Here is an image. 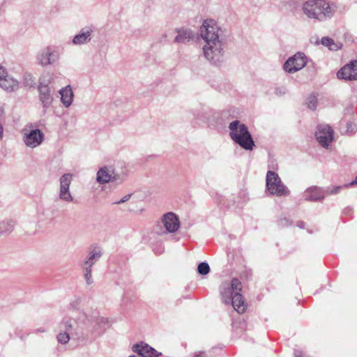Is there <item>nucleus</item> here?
I'll return each mask as SVG.
<instances>
[{
    "label": "nucleus",
    "mask_w": 357,
    "mask_h": 357,
    "mask_svg": "<svg viewBox=\"0 0 357 357\" xmlns=\"http://www.w3.org/2000/svg\"><path fill=\"white\" fill-rule=\"evenodd\" d=\"M221 31L217 23L211 19L204 21L199 28V34L205 44L202 50L204 57L216 65L223 58L224 45L220 38Z\"/></svg>",
    "instance_id": "f257e3e1"
},
{
    "label": "nucleus",
    "mask_w": 357,
    "mask_h": 357,
    "mask_svg": "<svg viewBox=\"0 0 357 357\" xmlns=\"http://www.w3.org/2000/svg\"><path fill=\"white\" fill-rule=\"evenodd\" d=\"M301 8L308 18L324 22L333 17L337 6L326 0H307L302 4Z\"/></svg>",
    "instance_id": "f03ea898"
},
{
    "label": "nucleus",
    "mask_w": 357,
    "mask_h": 357,
    "mask_svg": "<svg viewBox=\"0 0 357 357\" xmlns=\"http://www.w3.org/2000/svg\"><path fill=\"white\" fill-rule=\"evenodd\" d=\"M231 139L245 150L252 151L255 146L252 135L244 123L236 120L229 125Z\"/></svg>",
    "instance_id": "7ed1b4c3"
},
{
    "label": "nucleus",
    "mask_w": 357,
    "mask_h": 357,
    "mask_svg": "<svg viewBox=\"0 0 357 357\" xmlns=\"http://www.w3.org/2000/svg\"><path fill=\"white\" fill-rule=\"evenodd\" d=\"M54 79V75L49 73L43 75L40 78L38 85L39 100L43 105L44 113L46 112L47 109L51 106L53 102V97L51 94L49 84L52 83Z\"/></svg>",
    "instance_id": "20e7f679"
},
{
    "label": "nucleus",
    "mask_w": 357,
    "mask_h": 357,
    "mask_svg": "<svg viewBox=\"0 0 357 357\" xmlns=\"http://www.w3.org/2000/svg\"><path fill=\"white\" fill-rule=\"evenodd\" d=\"M266 189L271 195L276 197H284L289 195L290 191L282 183L277 173L268 171L266 176Z\"/></svg>",
    "instance_id": "39448f33"
},
{
    "label": "nucleus",
    "mask_w": 357,
    "mask_h": 357,
    "mask_svg": "<svg viewBox=\"0 0 357 357\" xmlns=\"http://www.w3.org/2000/svg\"><path fill=\"white\" fill-rule=\"evenodd\" d=\"M60 59V54L52 46H46L36 54V62L39 66L46 67L56 64Z\"/></svg>",
    "instance_id": "423d86ee"
},
{
    "label": "nucleus",
    "mask_w": 357,
    "mask_h": 357,
    "mask_svg": "<svg viewBox=\"0 0 357 357\" xmlns=\"http://www.w3.org/2000/svg\"><path fill=\"white\" fill-rule=\"evenodd\" d=\"M241 282L236 278H233L229 283H222L220 291L222 302L229 304L235 293L241 292Z\"/></svg>",
    "instance_id": "0eeeda50"
},
{
    "label": "nucleus",
    "mask_w": 357,
    "mask_h": 357,
    "mask_svg": "<svg viewBox=\"0 0 357 357\" xmlns=\"http://www.w3.org/2000/svg\"><path fill=\"white\" fill-rule=\"evenodd\" d=\"M73 180V174H64L59 178V199L65 202L70 203L73 201V197L70 191V186Z\"/></svg>",
    "instance_id": "6e6552de"
},
{
    "label": "nucleus",
    "mask_w": 357,
    "mask_h": 357,
    "mask_svg": "<svg viewBox=\"0 0 357 357\" xmlns=\"http://www.w3.org/2000/svg\"><path fill=\"white\" fill-rule=\"evenodd\" d=\"M307 58L303 53L298 52L290 57L284 64V69L289 73H294L305 66Z\"/></svg>",
    "instance_id": "1a4fd4ad"
},
{
    "label": "nucleus",
    "mask_w": 357,
    "mask_h": 357,
    "mask_svg": "<svg viewBox=\"0 0 357 357\" xmlns=\"http://www.w3.org/2000/svg\"><path fill=\"white\" fill-rule=\"evenodd\" d=\"M96 181L100 184H105L112 181L121 183L123 178L121 175L116 174L112 167H103L98 171Z\"/></svg>",
    "instance_id": "9d476101"
},
{
    "label": "nucleus",
    "mask_w": 357,
    "mask_h": 357,
    "mask_svg": "<svg viewBox=\"0 0 357 357\" xmlns=\"http://www.w3.org/2000/svg\"><path fill=\"white\" fill-rule=\"evenodd\" d=\"M45 136L39 129L31 130L24 133V142L26 146L36 148L44 141Z\"/></svg>",
    "instance_id": "9b49d317"
},
{
    "label": "nucleus",
    "mask_w": 357,
    "mask_h": 357,
    "mask_svg": "<svg viewBox=\"0 0 357 357\" xmlns=\"http://www.w3.org/2000/svg\"><path fill=\"white\" fill-rule=\"evenodd\" d=\"M315 136L319 143L327 148L333 139V131L328 126L320 125L317 127Z\"/></svg>",
    "instance_id": "f8f14e48"
},
{
    "label": "nucleus",
    "mask_w": 357,
    "mask_h": 357,
    "mask_svg": "<svg viewBox=\"0 0 357 357\" xmlns=\"http://www.w3.org/2000/svg\"><path fill=\"white\" fill-rule=\"evenodd\" d=\"M339 79L345 80L357 79V60L350 62V63L343 66L337 73Z\"/></svg>",
    "instance_id": "ddd939ff"
},
{
    "label": "nucleus",
    "mask_w": 357,
    "mask_h": 357,
    "mask_svg": "<svg viewBox=\"0 0 357 357\" xmlns=\"http://www.w3.org/2000/svg\"><path fill=\"white\" fill-rule=\"evenodd\" d=\"M162 222L166 229V231L169 233L175 232L178 230L180 226L178 217L171 212L163 215Z\"/></svg>",
    "instance_id": "4468645a"
},
{
    "label": "nucleus",
    "mask_w": 357,
    "mask_h": 357,
    "mask_svg": "<svg viewBox=\"0 0 357 357\" xmlns=\"http://www.w3.org/2000/svg\"><path fill=\"white\" fill-rule=\"evenodd\" d=\"M325 197V190L317 186L308 188L303 192V198L305 201L316 202Z\"/></svg>",
    "instance_id": "2eb2a0df"
},
{
    "label": "nucleus",
    "mask_w": 357,
    "mask_h": 357,
    "mask_svg": "<svg viewBox=\"0 0 357 357\" xmlns=\"http://www.w3.org/2000/svg\"><path fill=\"white\" fill-rule=\"evenodd\" d=\"M132 351L142 357H158L160 354L149 344L143 342L135 344Z\"/></svg>",
    "instance_id": "dca6fc26"
},
{
    "label": "nucleus",
    "mask_w": 357,
    "mask_h": 357,
    "mask_svg": "<svg viewBox=\"0 0 357 357\" xmlns=\"http://www.w3.org/2000/svg\"><path fill=\"white\" fill-rule=\"evenodd\" d=\"M177 36L174 38V43L185 44L195 38L193 31L188 28H181L176 30Z\"/></svg>",
    "instance_id": "f3484780"
},
{
    "label": "nucleus",
    "mask_w": 357,
    "mask_h": 357,
    "mask_svg": "<svg viewBox=\"0 0 357 357\" xmlns=\"http://www.w3.org/2000/svg\"><path fill=\"white\" fill-rule=\"evenodd\" d=\"M92 32V29L90 27L82 29L80 32L74 36L73 43L74 45H84L87 43L91 39Z\"/></svg>",
    "instance_id": "a211bd4d"
},
{
    "label": "nucleus",
    "mask_w": 357,
    "mask_h": 357,
    "mask_svg": "<svg viewBox=\"0 0 357 357\" xmlns=\"http://www.w3.org/2000/svg\"><path fill=\"white\" fill-rule=\"evenodd\" d=\"M0 87L8 92H13L18 89L19 82L7 73L0 82Z\"/></svg>",
    "instance_id": "6ab92c4d"
},
{
    "label": "nucleus",
    "mask_w": 357,
    "mask_h": 357,
    "mask_svg": "<svg viewBox=\"0 0 357 357\" xmlns=\"http://www.w3.org/2000/svg\"><path fill=\"white\" fill-rule=\"evenodd\" d=\"M61 95V100L63 105L66 107H70L72 105L73 100V92L70 86L61 89L59 91Z\"/></svg>",
    "instance_id": "aec40b11"
},
{
    "label": "nucleus",
    "mask_w": 357,
    "mask_h": 357,
    "mask_svg": "<svg viewBox=\"0 0 357 357\" xmlns=\"http://www.w3.org/2000/svg\"><path fill=\"white\" fill-rule=\"evenodd\" d=\"M230 303L238 313H243L246 309V305L240 292L235 293Z\"/></svg>",
    "instance_id": "412c9836"
},
{
    "label": "nucleus",
    "mask_w": 357,
    "mask_h": 357,
    "mask_svg": "<svg viewBox=\"0 0 357 357\" xmlns=\"http://www.w3.org/2000/svg\"><path fill=\"white\" fill-rule=\"evenodd\" d=\"M95 264H93V262H90V261L87 260L86 259L83 261L82 264V268L84 272V276L86 280V282L87 284H91L93 283V279H92V266Z\"/></svg>",
    "instance_id": "4be33fe9"
},
{
    "label": "nucleus",
    "mask_w": 357,
    "mask_h": 357,
    "mask_svg": "<svg viewBox=\"0 0 357 357\" xmlns=\"http://www.w3.org/2000/svg\"><path fill=\"white\" fill-rule=\"evenodd\" d=\"M102 255V252L99 247L96 245H91L89 248L88 255L86 259L90 261V262L96 264L101 257Z\"/></svg>",
    "instance_id": "5701e85b"
},
{
    "label": "nucleus",
    "mask_w": 357,
    "mask_h": 357,
    "mask_svg": "<svg viewBox=\"0 0 357 357\" xmlns=\"http://www.w3.org/2000/svg\"><path fill=\"white\" fill-rule=\"evenodd\" d=\"M15 227V222L12 220H7L0 223V231L3 234L10 233Z\"/></svg>",
    "instance_id": "b1692460"
},
{
    "label": "nucleus",
    "mask_w": 357,
    "mask_h": 357,
    "mask_svg": "<svg viewBox=\"0 0 357 357\" xmlns=\"http://www.w3.org/2000/svg\"><path fill=\"white\" fill-rule=\"evenodd\" d=\"M321 44L328 47L330 50L336 51L340 48V46L335 43L334 40L328 37H323L321 38Z\"/></svg>",
    "instance_id": "393cba45"
},
{
    "label": "nucleus",
    "mask_w": 357,
    "mask_h": 357,
    "mask_svg": "<svg viewBox=\"0 0 357 357\" xmlns=\"http://www.w3.org/2000/svg\"><path fill=\"white\" fill-rule=\"evenodd\" d=\"M61 328L70 334L73 329V319L71 318H64L61 324Z\"/></svg>",
    "instance_id": "a878e982"
},
{
    "label": "nucleus",
    "mask_w": 357,
    "mask_h": 357,
    "mask_svg": "<svg viewBox=\"0 0 357 357\" xmlns=\"http://www.w3.org/2000/svg\"><path fill=\"white\" fill-rule=\"evenodd\" d=\"M197 271L200 275H206L210 271L209 265L206 262H202L198 265Z\"/></svg>",
    "instance_id": "bb28decb"
},
{
    "label": "nucleus",
    "mask_w": 357,
    "mask_h": 357,
    "mask_svg": "<svg viewBox=\"0 0 357 357\" xmlns=\"http://www.w3.org/2000/svg\"><path fill=\"white\" fill-rule=\"evenodd\" d=\"M70 340V333L68 331H64L63 333H60L57 335V340L61 344H65L68 342Z\"/></svg>",
    "instance_id": "cd10ccee"
},
{
    "label": "nucleus",
    "mask_w": 357,
    "mask_h": 357,
    "mask_svg": "<svg viewBox=\"0 0 357 357\" xmlns=\"http://www.w3.org/2000/svg\"><path fill=\"white\" fill-rule=\"evenodd\" d=\"M317 105V98L314 95H310L307 100V107L309 109L314 110Z\"/></svg>",
    "instance_id": "c85d7f7f"
},
{
    "label": "nucleus",
    "mask_w": 357,
    "mask_h": 357,
    "mask_svg": "<svg viewBox=\"0 0 357 357\" xmlns=\"http://www.w3.org/2000/svg\"><path fill=\"white\" fill-rule=\"evenodd\" d=\"M24 84L29 86H32L34 84V81L31 75L28 74L24 75Z\"/></svg>",
    "instance_id": "c756f323"
},
{
    "label": "nucleus",
    "mask_w": 357,
    "mask_h": 357,
    "mask_svg": "<svg viewBox=\"0 0 357 357\" xmlns=\"http://www.w3.org/2000/svg\"><path fill=\"white\" fill-rule=\"evenodd\" d=\"M340 186H335L333 187L332 189L328 188L327 190H325V196L328 195L337 194L340 191Z\"/></svg>",
    "instance_id": "7c9ffc66"
},
{
    "label": "nucleus",
    "mask_w": 357,
    "mask_h": 357,
    "mask_svg": "<svg viewBox=\"0 0 357 357\" xmlns=\"http://www.w3.org/2000/svg\"><path fill=\"white\" fill-rule=\"evenodd\" d=\"M275 93L278 96H282L286 93V89L283 86L277 87L275 89Z\"/></svg>",
    "instance_id": "2f4dec72"
},
{
    "label": "nucleus",
    "mask_w": 357,
    "mask_h": 357,
    "mask_svg": "<svg viewBox=\"0 0 357 357\" xmlns=\"http://www.w3.org/2000/svg\"><path fill=\"white\" fill-rule=\"evenodd\" d=\"M131 196H132V194L126 195L119 201L115 202L114 204H120L126 202L130 199Z\"/></svg>",
    "instance_id": "473e14b6"
},
{
    "label": "nucleus",
    "mask_w": 357,
    "mask_h": 357,
    "mask_svg": "<svg viewBox=\"0 0 357 357\" xmlns=\"http://www.w3.org/2000/svg\"><path fill=\"white\" fill-rule=\"evenodd\" d=\"M294 357H308L306 356V354L300 350H295L294 351Z\"/></svg>",
    "instance_id": "72a5a7b5"
},
{
    "label": "nucleus",
    "mask_w": 357,
    "mask_h": 357,
    "mask_svg": "<svg viewBox=\"0 0 357 357\" xmlns=\"http://www.w3.org/2000/svg\"><path fill=\"white\" fill-rule=\"evenodd\" d=\"M3 136V128L1 123L0 122V140L2 139Z\"/></svg>",
    "instance_id": "f704fd0d"
},
{
    "label": "nucleus",
    "mask_w": 357,
    "mask_h": 357,
    "mask_svg": "<svg viewBox=\"0 0 357 357\" xmlns=\"http://www.w3.org/2000/svg\"><path fill=\"white\" fill-rule=\"evenodd\" d=\"M356 184H357V176L356 177L355 180H354L350 183L346 185L345 186L346 187H349V186H352V185H356Z\"/></svg>",
    "instance_id": "c9c22d12"
},
{
    "label": "nucleus",
    "mask_w": 357,
    "mask_h": 357,
    "mask_svg": "<svg viewBox=\"0 0 357 357\" xmlns=\"http://www.w3.org/2000/svg\"><path fill=\"white\" fill-rule=\"evenodd\" d=\"M304 225L305 223L303 222H299L298 223V226L300 227V228H303L304 227Z\"/></svg>",
    "instance_id": "e433bc0d"
},
{
    "label": "nucleus",
    "mask_w": 357,
    "mask_h": 357,
    "mask_svg": "<svg viewBox=\"0 0 357 357\" xmlns=\"http://www.w3.org/2000/svg\"><path fill=\"white\" fill-rule=\"evenodd\" d=\"M77 303H70V307L72 309H75Z\"/></svg>",
    "instance_id": "4c0bfd02"
},
{
    "label": "nucleus",
    "mask_w": 357,
    "mask_h": 357,
    "mask_svg": "<svg viewBox=\"0 0 357 357\" xmlns=\"http://www.w3.org/2000/svg\"><path fill=\"white\" fill-rule=\"evenodd\" d=\"M284 222H285V224H284V225H287V222H288V220H286V219H284ZM282 224L283 225V223L282 222Z\"/></svg>",
    "instance_id": "58836bf2"
},
{
    "label": "nucleus",
    "mask_w": 357,
    "mask_h": 357,
    "mask_svg": "<svg viewBox=\"0 0 357 357\" xmlns=\"http://www.w3.org/2000/svg\"><path fill=\"white\" fill-rule=\"evenodd\" d=\"M129 357H136V356H129Z\"/></svg>",
    "instance_id": "ea45409f"
}]
</instances>
